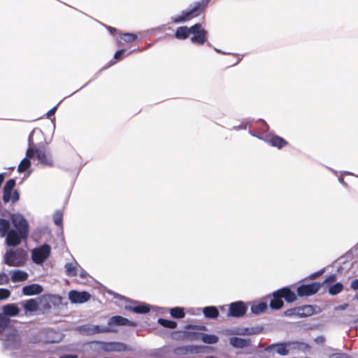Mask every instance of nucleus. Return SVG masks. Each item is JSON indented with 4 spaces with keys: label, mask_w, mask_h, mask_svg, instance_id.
<instances>
[{
    "label": "nucleus",
    "mask_w": 358,
    "mask_h": 358,
    "mask_svg": "<svg viewBox=\"0 0 358 358\" xmlns=\"http://www.w3.org/2000/svg\"><path fill=\"white\" fill-rule=\"evenodd\" d=\"M203 333L199 332H187L186 336L190 340H201V334Z\"/></svg>",
    "instance_id": "a19ab883"
},
{
    "label": "nucleus",
    "mask_w": 358,
    "mask_h": 358,
    "mask_svg": "<svg viewBox=\"0 0 358 358\" xmlns=\"http://www.w3.org/2000/svg\"><path fill=\"white\" fill-rule=\"evenodd\" d=\"M15 180L9 179L6 182L3 189V201L5 203L9 202L15 203L20 199V194L17 190H14Z\"/></svg>",
    "instance_id": "0eeeda50"
},
{
    "label": "nucleus",
    "mask_w": 358,
    "mask_h": 358,
    "mask_svg": "<svg viewBox=\"0 0 358 358\" xmlns=\"http://www.w3.org/2000/svg\"><path fill=\"white\" fill-rule=\"evenodd\" d=\"M350 287L355 291L358 290V279H355L352 281Z\"/></svg>",
    "instance_id": "864d4df0"
},
{
    "label": "nucleus",
    "mask_w": 358,
    "mask_h": 358,
    "mask_svg": "<svg viewBox=\"0 0 358 358\" xmlns=\"http://www.w3.org/2000/svg\"><path fill=\"white\" fill-rule=\"evenodd\" d=\"M10 295V292L8 289L0 288V301L8 299Z\"/></svg>",
    "instance_id": "79ce46f5"
},
{
    "label": "nucleus",
    "mask_w": 358,
    "mask_h": 358,
    "mask_svg": "<svg viewBox=\"0 0 358 358\" xmlns=\"http://www.w3.org/2000/svg\"><path fill=\"white\" fill-rule=\"evenodd\" d=\"M206 358H218L215 356H213V355H210V356H207Z\"/></svg>",
    "instance_id": "0e129e2a"
},
{
    "label": "nucleus",
    "mask_w": 358,
    "mask_h": 358,
    "mask_svg": "<svg viewBox=\"0 0 358 358\" xmlns=\"http://www.w3.org/2000/svg\"><path fill=\"white\" fill-rule=\"evenodd\" d=\"M199 27L197 29V31L192 33L194 36L191 38V41L194 44L203 45L207 40L208 31L201 28V24L197 23Z\"/></svg>",
    "instance_id": "412c9836"
},
{
    "label": "nucleus",
    "mask_w": 358,
    "mask_h": 358,
    "mask_svg": "<svg viewBox=\"0 0 358 358\" xmlns=\"http://www.w3.org/2000/svg\"><path fill=\"white\" fill-rule=\"evenodd\" d=\"M229 343L235 349H241L243 351L238 354L244 355H251L256 353L258 350L260 342L255 343L250 338H241L233 336L229 338Z\"/></svg>",
    "instance_id": "7ed1b4c3"
},
{
    "label": "nucleus",
    "mask_w": 358,
    "mask_h": 358,
    "mask_svg": "<svg viewBox=\"0 0 358 358\" xmlns=\"http://www.w3.org/2000/svg\"><path fill=\"white\" fill-rule=\"evenodd\" d=\"M266 302H259L258 303H254L251 306V312L255 315H259L264 313L267 310Z\"/></svg>",
    "instance_id": "2f4dec72"
},
{
    "label": "nucleus",
    "mask_w": 358,
    "mask_h": 358,
    "mask_svg": "<svg viewBox=\"0 0 358 358\" xmlns=\"http://www.w3.org/2000/svg\"><path fill=\"white\" fill-rule=\"evenodd\" d=\"M53 220L54 223L57 226H62V221H63V213L60 210H57L54 215H53Z\"/></svg>",
    "instance_id": "58836bf2"
},
{
    "label": "nucleus",
    "mask_w": 358,
    "mask_h": 358,
    "mask_svg": "<svg viewBox=\"0 0 358 358\" xmlns=\"http://www.w3.org/2000/svg\"><path fill=\"white\" fill-rule=\"evenodd\" d=\"M338 180H339L340 182L343 183V178H341Z\"/></svg>",
    "instance_id": "69168bd1"
},
{
    "label": "nucleus",
    "mask_w": 358,
    "mask_h": 358,
    "mask_svg": "<svg viewBox=\"0 0 358 358\" xmlns=\"http://www.w3.org/2000/svg\"><path fill=\"white\" fill-rule=\"evenodd\" d=\"M291 345V342L277 343L267 346L264 350L268 353H271L272 350H275L278 355L281 356H286L289 354L287 347Z\"/></svg>",
    "instance_id": "4468645a"
},
{
    "label": "nucleus",
    "mask_w": 358,
    "mask_h": 358,
    "mask_svg": "<svg viewBox=\"0 0 358 358\" xmlns=\"http://www.w3.org/2000/svg\"><path fill=\"white\" fill-rule=\"evenodd\" d=\"M330 358H351L345 353H334L330 355Z\"/></svg>",
    "instance_id": "8fccbe9b"
},
{
    "label": "nucleus",
    "mask_w": 358,
    "mask_h": 358,
    "mask_svg": "<svg viewBox=\"0 0 358 358\" xmlns=\"http://www.w3.org/2000/svg\"><path fill=\"white\" fill-rule=\"evenodd\" d=\"M79 267V264L75 262L73 263H66L65 264V271L66 274L69 277H75L78 273V268Z\"/></svg>",
    "instance_id": "c756f323"
},
{
    "label": "nucleus",
    "mask_w": 358,
    "mask_h": 358,
    "mask_svg": "<svg viewBox=\"0 0 358 358\" xmlns=\"http://www.w3.org/2000/svg\"><path fill=\"white\" fill-rule=\"evenodd\" d=\"M78 268L80 269V277L83 279H85L88 275L87 273L85 270H83L80 266H79Z\"/></svg>",
    "instance_id": "4d7b16f0"
},
{
    "label": "nucleus",
    "mask_w": 358,
    "mask_h": 358,
    "mask_svg": "<svg viewBox=\"0 0 358 358\" xmlns=\"http://www.w3.org/2000/svg\"><path fill=\"white\" fill-rule=\"evenodd\" d=\"M259 121V122H261L262 123V127H260V130H261V132H262V134H261V135H263V136L268 135V134H266V132H267V131H268V129H269V127H268V125L267 124V123H266L264 120H262V119H260Z\"/></svg>",
    "instance_id": "c03bdc74"
},
{
    "label": "nucleus",
    "mask_w": 358,
    "mask_h": 358,
    "mask_svg": "<svg viewBox=\"0 0 358 358\" xmlns=\"http://www.w3.org/2000/svg\"><path fill=\"white\" fill-rule=\"evenodd\" d=\"M22 292L25 296H31L41 294L43 292V287L38 284H31L24 286Z\"/></svg>",
    "instance_id": "5701e85b"
},
{
    "label": "nucleus",
    "mask_w": 358,
    "mask_h": 358,
    "mask_svg": "<svg viewBox=\"0 0 358 358\" xmlns=\"http://www.w3.org/2000/svg\"><path fill=\"white\" fill-rule=\"evenodd\" d=\"M324 269H322L319 271H317L315 273H312L310 276H309V278L313 280V279H315L316 278H317L318 276H320V275H322V273L324 272Z\"/></svg>",
    "instance_id": "603ef678"
},
{
    "label": "nucleus",
    "mask_w": 358,
    "mask_h": 358,
    "mask_svg": "<svg viewBox=\"0 0 358 358\" xmlns=\"http://www.w3.org/2000/svg\"><path fill=\"white\" fill-rule=\"evenodd\" d=\"M280 289H283L280 292L282 294V299H285V300L287 303H292L296 301V294L294 293V292L292 291L288 287H282Z\"/></svg>",
    "instance_id": "bb28decb"
},
{
    "label": "nucleus",
    "mask_w": 358,
    "mask_h": 358,
    "mask_svg": "<svg viewBox=\"0 0 358 358\" xmlns=\"http://www.w3.org/2000/svg\"><path fill=\"white\" fill-rule=\"evenodd\" d=\"M249 134L251 136L257 137V138L263 140V141H264V138H265V136L261 135V134H258L257 131H253V130H250Z\"/></svg>",
    "instance_id": "3c124183"
},
{
    "label": "nucleus",
    "mask_w": 358,
    "mask_h": 358,
    "mask_svg": "<svg viewBox=\"0 0 358 358\" xmlns=\"http://www.w3.org/2000/svg\"><path fill=\"white\" fill-rule=\"evenodd\" d=\"M9 282V278L8 275L2 271L0 273V285H6Z\"/></svg>",
    "instance_id": "37998d69"
},
{
    "label": "nucleus",
    "mask_w": 358,
    "mask_h": 358,
    "mask_svg": "<svg viewBox=\"0 0 358 358\" xmlns=\"http://www.w3.org/2000/svg\"><path fill=\"white\" fill-rule=\"evenodd\" d=\"M27 253L22 248L7 251L4 255V263L9 266H21L27 259Z\"/></svg>",
    "instance_id": "423d86ee"
},
{
    "label": "nucleus",
    "mask_w": 358,
    "mask_h": 358,
    "mask_svg": "<svg viewBox=\"0 0 358 358\" xmlns=\"http://www.w3.org/2000/svg\"><path fill=\"white\" fill-rule=\"evenodd\" d=\"M35 134L41 135V130L39 129H34L29 134L28 138L29 148H27L26 152V157L21 161L17 168V171L20 173L25 171L30 167V159L33 158L35 156V150L34 148V143L33 140V137Z\"/></svg>",
    "instance_id": "39448f33"
},
{
    "label": "nucleus",
    "mask_w": 358,
    "mask_h": 358,
    "mask_svg": "<svg viewBox=\"0 0 358 358\" xmlns=\"http://www.w3.org/2000/svg\"><path fill=\"white\" fill-rule=\"evenodd\" d=\"M282 289H278L272 294L270 301V307L273 310H279L283 306L282 296L280 292Z\"/></svg>",
    "instance_id": "4be33fe9"
},
{
    "label": "nucleus",
    "mask_w": 358,
    "mask_h": 358,
    "mask_svg": "<svg viewBox=\"0 0 358 358\" xmlns=\"http://www.w3.org/2000/svg\"><path fill=\"white\" fill-rule=\"evenodd\" d=\"M51 252V248L48 244H43L31 250V259L38 265L43 264L49 257Z\"/></svg>",
    "instance_id": "6e6552de"
},
{
    "label": "nucleus",
    "mask_w": 358,
    "mask_h": 358,
    "mask_svg": "<svg viewBox=\"0 0 358 358\" xmlns=\"http://www.w3.org/2000/svg\"><path fill=\"white\" fill-rule=\"evenodd\" d=\"M343 289V284L341 282H336L334 285L329 286L328 292L330 295L335 296L341 292Z\"/></svg>",
    "instance_id": "e433bc0d"
},
{
    "label": "nucleus",
    "mask_w": 358,
    "mask_h": 358,
    "mask_svg": "<svg viewBox=\"0 0 358 358\" xmlns=\"http://www.w3.org/2000/svg\"><path fill=\"white\" fill-rule=\"evenodd\" d=\"M10 220L15 227L10 229V233L6 238L8 247H15L20 245L23 240H26L29 235V224L27 219L20 213H13Z\"/></svg>",
    "instance_id": "f257e3e1"
},
{
    "label": "nucleus",
    "mask_w": 358,
    "mask_h": 358,
    "mask_svg": "<svg viewBox=\"0 0 358 358\" xmlns=\"http://www.w3.org/2000/svg\"><path fill=\"white\" fill-rule=\"evenodd\" d=\"M292 345H294L293 348L299 350L301 352H306L307 351H309L311 348L310 345L300 341H295V342H291Z\"/></svg>",
    "instance_id": "4c0bfd02"
},
{
    "label": "nucleus",
    "mask_w": 358,
    "mask_h": 358,
    "mask_svg": "<svg viewBox=\"0 0 358 358\" xmlns=\"http://www.w3.org/2000/svg\"><path fill=\"white\" fill-rule=\"evenodd\" d=\"M69 299L73 303H83L90 299V294L85 291L71 290L69 292Z\"/></svg>",
    "instance_id": "2eb2a0df"
},
{
    "label": "nucleus",
    "mask_w": 358,
    "mask_h": 358,
    "mask_svg": "<svg viewBox=\"0 0 358 358\" xmlns=\"http://www.w3.org/2000/svg\"><path fill=\"white\" fill-rule=\"evenodd\" d=\"M315 341L317 343H322L325 341V338L324 336H317L315 339Z\"/></svg>",
    "instance_id": "bf43d9fd"
},
{
    "label": "nucleus",
    "mask_w": 358,
    "mask_h": 358,
    "mask_svg": "<svg viewBox=\"0 0 358 358\" xmlns=\"http://www.w3.org/2000/svg\"><path fill=\"white\" fill-rule=\"evenodd\" d=\"M201 341L206 344H215L219 341L217 336L214 334H207L203 333L201 335Z\"/></svg>",
    "instance_id": "f704fd0d"
},
{
    "label": "nucleus",
    "mask_w": 358,
    "mask_h": 358,
    "mask_svg": "<svg viewBox=\"0 0 358 358\" xmlns=\"http://www.w3.org/2000/svg\"><path fill=\"white\" fill-rule=\"evenodd\" d=\"M210 0H200L194 3L188 9L182 10L181 14L176 17H171L172 22L175 24L184 23L194 17H198L203 13L208 6Z\"/></svg>",
    "instance_id": "f03ea898"
},
{
    "label": "nucleus",
    "mask_w": 358,
    "mask_h": 358,
    "mask_svg": "<svg viewBox=\"0 0 358 358\" xmlns=\"http://www.w3.org/2000/svg\"><path fill=\"white\" fill-rule=\"evenodd\" d=\"M198 329H205V327L201 326V327H199Z\"/></svg>",
    "instance_id": "338daca9"
},
{
    "label": "nucleus",
    "mask_w": 358,
    "mask_h": 358,
    "mask_svg": "<svg viewBox=\"0 0 358 358\" xmlns=\"http://www.w3.org/2000/svg\"><path fill=\"white\" fill-rule=\"evenodd\" d=\"M199 27L198 24H194L190 27H187L186 26L179 27L175 33V37L179 40H185L187 39L189 34L192 33H195L197 31V29Z\"/></svg>",
    "instance_id": "dca6fc26"
},
{
    "label": "nucleus",
    "mask_w": 358,
    "mask_h": 358,
    "mask_svg": "<svg viewBox=\"0 0 358 358\" xmlns=\"http://www.w3.org/2000/svg\"><path fill=\"white\" fill-rule=\"evenodd\" d=\"M108 326H129V327H136V323L135 322H132L129 320L128 319L120 316L115 315L111 317L108 321Z\"/></svg>",
    "instance_id": "6ab92c4d"
},
{
    "label": "nucleus",
    "mask_w": 358,
    "mask_h": 358,
    "mask_svg": "<svg viewBox=\"0 0 358 358\" xmlns=\"http://www.w3.org/2000/svg\"><path fill=\"white\" fill-rule=\"evenodd\" d=\"M250 124V122H243L242 124H241L238 126H234L232 128V129H234V130L246 129L247 127L249 126Z\"/></svg>",
    "instance_id": "de8ad7c7"
},
{
    "label": "nucleus",
    "mask_w": 358,
    "mask_h": 358,
    "mask_svg": "<svg viewBox=\"0 0 358 358\" xmlns=\"http://www.w3.org/2000/svg\"><path fill=\"white\" fill-rule=\"evenodd\" d=\"M78 330L81 334L86 336L113 331L108 326L95 325L92 324L80 326L78 327Z\"/></svg>",
    "instance_id": "1a4fd4ad"
},
{
    "label": "nucleus",
    "mask_w": 358,
    "mask_h": 358,
    "mask_svg": "<svg viewBox=\"0 0 358 358\" xmlns=\"http://www.w3.org/2000/svg\"><path fill=\"white\" fill-rule=\"evenodd\" d=\"M125 52L124 49H121L117 50L114 55V59L117 60H121L124 57V54Z\"/></svg>",
    "instance_id": "49530a36"
},
{
    "label": "nucleus",
    "mask_w": 358,
    "mask_h": 358,
    "mask_svg": "<svg viewBox=\"0 0 358 358\" xmlns=\"http://www.w3.org/2000/svg\"><path fill=\"white\" fill-rule=\"evenodd\" d=\"M107 29L111 34H113L117 31L115 28L112 27H107Z\"/></svg>",
    "instance_id": "680f3d73"
},
{
    "label": "nucleus",
    "mask_w": 358,
    "mask_h": 358,
    "mask_svg": "<svg viewBox=\"0 0 358 358\" xmlns=\"http://www.w3.org/2000/svg\"><path fill=\"white\" fill-rule=\"evenodd\" d=\"M11 275V280L13 282H22L24 281L28 278V274L21 270H12L10 271Z\"/></svg>",
    "instance_id": "a878e982"
},
{
    "label": "nucleus",
    "mask_w": 358,
    "mask_h": 358,
    "mask_svg": "<svg viewBox=\"0 0 358 358\" xmlns=\"http://www.w3.org/2000/svg\"><path fill=\"white\" fill-rule=\"evenodd\" d=\"M121 38L126 43H131L137 38V35L132 33H124Z\"/></svg>",
    "instance_id": "ea45409f"
},
{
    "label": "nucleus",
    "mask_w": 358,
    "mask_h": 358,
    "mask_svg": "<svg viewBox=\"0 0 358 358\" xmlns=\"http://www.w3.org/2000/svg\"><path fill=\"white\" fill-rule=\"evenodd\" d=\"M170 315L173 318L175 319H182L185 316V309L182 307H174L170 308Z\"/></svg>",
    "instance_id": "473e14b6"
},
{
    "label": "nucleus",
    "mask_w": 358,
    "mask_h": 358,
    "mask_svg": "<svg viewBox=\"0 0 358 358\" xmlns=\"http://www.w3.org/2000/svg\"><path fill=\"white\" fill-rule=\"evenodd\" d=\"M247 306L243 301H238L231 303L229 305L228 316L240 317L243 316L247 311Z\"/></svg>",
    "instance_id": "f8f14e48"
},
{
    "label": "nucleus",
    "mask_w": 358,
    "mask_h": 358,
    "mask_svg": "<svg viewBox=\"0 0 358 358\" xmlns=\"http://www.w3.org/2000/svg\"><path fill=\"white\" fill-rule=\"evenodd\" d=\"M348 303H343L338 306L334 307L335 310H344L348 307Z\"/></svg>",
    "instance_id": "6e6d98bb"
},
{
    "label": "nucleus",
    "mask_w": 358,
    "mask_h": 358,
    "mask_svg": "<svg viewBox=\"0 0 358 358\" xmlns=\"http://www.w3.org/2000/svg\"><path fill=\"white\" fill-rule=\"evenodd\" d=\"M124 308L138 314H145L150 311V306L139 301H132V305H126Z\"/></svg>",
    "instance_id": "f3484780"
},
{
    "label": "nucleus",
    "mask_w": 358,
    "mask_h": 358,
    "mask_svg": "<svg viewBox=\"0 0 358 358\" xmlns=\"http://www.w3.org/2000/svg\"><path fill=\"white\" fill-rule=\"evenodd\" d=\"M264 141L272 147L277 148L278 149H281L288 145V142L286 140L275 134L265 135Z\"/></svg>",
    "instance_id": "a211bd4d"
},
{
    "label": "nucleus",
    "mask_w": 358,
    "mask_h": 358,
    "mask_svg": "<svg viewBox=\"0 0 358 358\" xmlns=\"http://www.w3.org/2000/svg\"><path fill=\"white\" fill-rule=\"evenodd\" d=\"M3 341V349L9 351L18 350L22 344V339L15 329H7L6 333L0 338Z\"/></svg>",
    "instance_id": "20e7f679"
},
{
    "label": "nucleus",
    "mask_w": 358,
    "mask_h": 358,
    "mask_svg": "<svg viewBox=\"0 0 358 358\" xmlns=\"http://www.w3.org/2000/svg\"><path fill=\"white\" fill-rule=\"evenodd\" d=\"M214 50L216 51L217 53L222 54V55H229L230 53L224 52L220 49H217L216 48H213Z\"/></svg>",
    "instance_id": "052dcab7"
},
{
    "label": "nucleus",
    "mask_w": 358,
    "mask_h": 358,
    "mask_svg": "<svg viewBox=\"0 0 358 358\" xmlns=\"http://www.w3.org/2000/svg\"><path fill=\"white\" fill-rule=\"evenodd\" d=\"M298 317H303L310 316L313 313V308L312 306L306 305L298 307Z\"/></svg>",
    "instance_id": "72a5a7b5"
},
{
    "label": "nucleus",
    "mask_w": 358,
    "mask_h": 358,
    "mask_svg": "<svg viewBox=\"0 0 358 358\" xmlns=\"http://www.w3.org/2000/svg\"><path fill=\"white\" fill-rule=\"evenodd\" d=\"M22 306L26 311L34 312L38 308V303L36 299H31L24 301Z\"/></svg>",
    "instance_id": "7c9ffc66"
},
{
    "label": "nucleus",
    "mask_w": 358,
    "mask_h": 358,
    "mask_svg": "<svg viewBox=\"0 0 358 358\" xmlns=\"http://www.w3.org/2000/svg\"><path fill=\"white\" fill-rule=\"evenodd\" d=\"M263 328L260 327H250V328H243L241 329L232 330L230 331V334H236L240 336L243 335H254L260 333L262 331Z\"/></svg>",
    "instance_id": "b1692460"
},
{
    "label": "nucleus",
    "mask_w": 358,
    "mask_h": 358,
    "mask_svg": "<svg viewBox=\"0 0 358 358\" xmlns=\"http://www.w3.org/2000/svg\"><path fill=\"white\" fill-rule=\"evenodd\" d=\"M297 310H298V307L297 308H294L288 309V310L285 311L284 315L285 316H287V317H290V316H292V315L298 316Z\"/></svg>",
    "instance_id": "a18cd8bd"
},
{
    "label": "nucleus",
    "mask_w": 358,
    "mask_h": 358,
    "mask_svg": "<svg viewBox=\"0 0 358 358\" xmlns=\"http://www.w3.org/2000/svg\"><path fill=\"white\" fill-rule=\"evenodd\" d=\"M345 174H348V175H352V173H351L348 172V171H345Z\"/></svg>",
    "instance_id": "774afa93"
},
{
    "label": "nucleus",
    "mask_w": 358,
    "mask_h": 358,
    "mask_svg": "<svg viewBox=\"0 0 358 358\" xmlns=\"http://www.w3.org/2000/svg\"><path fill=\"white\" fill-rule=\"evenodd\" d=\"M59 358H78V355L74 354H67L60 356Z\"/></svg>",
    "instance_id": "13d9d810"
},
{
    "label": "nucleus",
    "mask_w": 358,
    "mask_h": 358,
    "mask_svg": "<svg viewBox=\"0 0 358 358\" xmlns=\"http://www.w3.org/2000/svg\"><path fill=\"white\" fill-rule=\"evenodd\" d=\"M205 317L208 319H216L219 316V310L215 306H206L202 308Z\"/></svg>",
    "instance_id": "393cba45"
},
{
    "label": "nucleus",
    "mask_w": 358,
    "mask_h": 358,
    "mask_svg": "<svg viewBox=\"0 0 358 358\" xmlns=\"http://www.w3.org/2000/svg\"><path fill=\"white\" fill-rule=\"evenodd\" d=\"M158 323L163 327L174 329L177 327V322L173 320H169L164 318L158 319Z\"/></svg>",
    "instance_id": "c9c22d12"
},
{
    "label": "nucleus",
    "mask_w": 358,
    "mask_h": 358,
    "mask_svg": "<svg viewBox=\"0 0 358 358\" xmlns=\"http://www.w3.org/2000/svg\"><path fill=\"white\" fill-rule=\"evenodd\" d=\"M337 278H336V274H332V275H330L329 277H327L322 284H324V283H327V282H334L336 280Z\"/></svg>",
    "instance_id": "09e8293b"
},
{
    "label": "nucleus",
    "mask_w": 358,
    "mask_h": 358,
    "mask_svg": "<svg viewBox=\"0 0 358 358\" xmlns=\"http://www.w3.org/2000/svg\"><path fill=\"white\" fill-rule=\"evenodd\" d=\"M321 285V283L317 282L301 285L296 289L297 295L301 297L313 295L317 292Z\"/></svg>",
    "instance_id": "9b49d317"
},
{
    "label": "nucleus",
    "mask_w": 358,
    "mask_h": 358,
    "mask_svg": "<svg viewBox=\"0 0 358 358\" xmlns=\"http://www.w3.org/2000/svg\"><path fill=\"white\" fill-rule=\"evenodd\" d=\"M103 342L94 341L83 345V351L88 356H94L103 351Z\"/></svg>",
    "instance_id": "9d476101"
},
{
    "label": "nucleus",
    "mask_w": 358,
    "mask_h": 358,
    "mask_svg": "<svg viewBox=\"0 0 358 358\" xmlns=\"http://www.w3.org/2000/svg\"><path fill=\"white\" fill-rule=\"evenodd\" d=\"M35 155H36L37 159L40 162V163L48 166H53V161L52 159L51 155L49 152H46L44 149H38L34 148Z\"/></svg>",
    "instance_id": "aec40b11"
},
{
    "label": "nucleus",
    "mask_w": 358,
    "mask_h": 358,
    "mask_svg": "<svg viewBox=\"0 0 358 358\" xmlns=\"http://www.w3.org/2000/svg\"><path fill=\"white\" fill-rule=\"evenodd\" d=\"M195 327L191 324H188L186 326V329H194Z\"/></svg>",
    "instance_id": "e2e57ef3"
},
{
    "label": "nucleus",
    "mask_w": 358,
    "mask_h": 358,
    "mask_svg": "<svg viewBox=\"0 0 358 358\" xmlns=\"http://www.w3.org/2000/svg\"><path fill=\"white\" fill-rule=\"evenodd\" d=\"M104 352H125L131 351V346L122 342H103Z\"/></svg>",
    "instance_id": "ddd939ff"
},
{
    "label": "nucleus",
    "mask_w": 358,
    "mask_h": 358,
    "mask_svg": "<svg viewBox=\"0 0 358 358\" xmlns=\"http://www.w3.org/2000/svg\"><path fill=\"white\" fill-rule=\"evenodd\" d=\"M20 310L18 307L13 303L5 305L3 307V313L5 315L16 316L18 315Z\"/></svg>",
    "instance_id": "cd10ccee"
},
{
    "label": "nucleus",
    "mask_w": 358,
    "mask_h": 358,
    "mask_svg": "<svg viewBox=\"0 0 358 358\" xmlns=\"http://www.w3.org/2000/svg\"><path fill=\"white\" fill-rule=\"evenodd\" d=\"M57 106H55V107H53L52 108H51L50 110L48 111V113H46V116L48 117H50L51 116H52L53 115H55L56 110H57Z\"/></svg>",
    "instance_id": "5fc2aeb1"
},
{
    "label": "nucleus",
    "mask_w": 358,
    "mask_h": 358,
    "mask_svg": "<svg viewBox=\"0 0 358 358\" xmlns=\"http://www.w3.org/2000/svg\"><path fill=\"white\" fill-rule=\"evenodd\" d=\"M10 229H11L9 220L0 218V237L8 236Z\"/></svg>",
    "instance_id": "c85d7f7f"
}]
</instances>
